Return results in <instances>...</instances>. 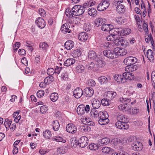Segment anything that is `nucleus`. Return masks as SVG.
<instances>
[{"instance_id":"nucleus-30","label":"nucleus","mask_w":155,"mask_h":155,"mask_svg":"<svg viewBox=\"0 0 155 155\" xmlns=\"http://www.w3.org/2000/svg\"><path fill=\"white\" fill-rule=\"evenodd\" d=\"M117 121L123 122H127L128 121L127 118L125 116L120 114L117 116Z\"/></svg>"},{"instance_id":"nucleus-40","label":"nucleus","mask_w":155,"mask_h":155,"mask_svg":"<svg viewBox=\"0 0 155 155\" xmlns=\"http://www.w3.org/2000/svg\"><path fill=\"white\" fill-rule=\"evenodd\" d=\"M131 32V30L129 28H125L123 29L120 31L121 34L120 36H124L129 34Z\"/></svg>"},{"instance_id":"nucleus-10","label":"nucleus","mask_w":155,"mask_h":155,"mask_svg":"<svg viewBox=\"0 0 155 155\" xmlns=\"http://www.w3.org/2000/svg\"><path fill=\"white\" fill-rule=\"evenodd\" d=\"M35 23L41 29L44 28L45 26V20L41 17H39L36 19Z\"/></svg>"},{"instance_id":"nucleus-26","label":"nucleus","mask_w":155,"mask_h":155,"mask_svg":"<svg viewBox=\"0 0 155 155\" xmlns=\"http://www.w3.org/2000/svg\"><path fill=\"white\" fill-rule=\"evenodd\" d=\"M94 61L96 62V65L99 68H102L105 65V61L100 59L99 58H98L97 59L95 60Z\"/></svg>"},{"instance_id":"nucleus-54","label":"nucleus","mask_w":155,"mask_h":155,"mask_svg":"<svg viewBox=\"0 0 155 155\" xmlns=\"http://www.w3.org/2000/svg\"><path fill=\"white\" fill-rule=\"evenodd\" d=\"M66 15L68 17L71 18L73 17V14H72V12H71L70 8H67L65 12Z\"/></svg>"},{"instance_id":"nucleus-49","label":"nucleus","mask_w":155,"mask_h":155,"mask_svg":"<svg viewBox=\"0 0 155 155\" xmlns=\"http://www.w3.org/2000/svg\"><path fill=\"white\" fill-rule=\"evenodd\" d=\"M61 78L64 81H68L69 79L68 75L66 72H64L62 73Z\"/></svg>"},{"instance_id":"nucleus-45","label":"nucleus","mask_w":155,"mask_h":155,"mask_svg":"<svg viewBox=\"0 0 155 155\" xmlns=\"http://www.w3.org/2000/svg\"><path fill=\"white\" fill-rule=\"evenodd\" d=\"M98 80L101 84H106L107 82V78L104 76H101L99 77Z\"/></svg>"},{"instance_id":"nucleus-11","label":"nucleus","mask_w":155,"mask_h":155,"mask_svg":"<svg viewBox=\"0 0 155 155\" xmlns=\"http://www.w3.org/2000/svg\"><path fill=\"white\" fill-rule=\"evenodd\" d=\"M83 93V91L81 88L77 87L74 90L73 94L76 98H79L82 95Z\"/></svg>"},{"instance_id":"nucleus-7","label":"nucleus","mask_w":155,"mask_h":155,"mask_svg":"<svg viewBox=\"0 0 155 155\" xmlns=\"http://www.w3.org/2000/svg\"><path fill=\"white\" fill-rule=\"evenodd\" d=\"M67 132L69 133L74 134L77 131V128L75 125L72 123H70L67 124L66 126Z\"/></svg>"},{"instance_id":"nucleus-17","label":"nucleus","mask_w":155,"mask_h":155,"mask_svg":"<svg viewBox=\"0 0 155 155\" xmlns=\"http://www.w3.org/2000/svg\"><path fill=\"white\" fill-rule=\"evenodd\" d=\"M92 106L93 107V109H98L101 106L100 101L97 99H93L92 100L91 102Z\"/></svg>"},{"instance_id":"nucleus-16","label":"nucleus","mask_w":155,"mask_h":155,"mask_svg":"<svg viewBox=\"0 0 155 155\" xmlns=\"http://www.w3.org/2000/svg\"><path fill=\"white\" fill-rule=\"evenodd\" d=\"M117 58L119 55L123 56L127 53V51L124 49L120 48L118 47L115 48Z\"/></svg>"},{"instance_id":"nucleus-43","label":"nucleus","mask_w":155,"mask_h":155,"mask_svg":"<svg viewBox=\"0 0 155 155\" xmlns=\"http://www.w3.org/2000/svg\"><path fill=\"white\" fill-rule=\"evenodd\" d=\"M101 104L102 105L107 106L109 105L111 103L110 100L107 98H103L101 101Z\"/></svg>"},{"instance_id":"nucleus-34","label":"nucleus","mask_w":155,"mask_h":155,"mask_svg":"<svg viewBox=\"0 0 155 155\" xmlns=\"http://www.w3.org/2000/svg\"><path fill=\"white\" fill-rule=\"evenodd\" d=\"M117 95L116 93L114 91H108L107 92V97L110 99L114 98Z\"/></svg>"},{"instance_id":"nucleus-58","label":"nucleus","mask_w":155,"mask_h":155,"mask_svg":"<svg viewBox=\"0 0 155 155\" xmlns=\"http://www.w3.org/2000/svg\"><path fill=\"white\" fill-rule=\"evenodd\" d=\"M85 10L84 7H82V5H79V10L78 12V15H82L84 13Z\"/></svg>"},{"instance_id":"nucleus-5","label":"nucleus","mask_w":155,"mask_h":155,"mask_svg":"<svg viewBox=\"0 0 155 155\" xmlns=\"http://www.w3.org/2000/svg\"><path fill=\"white\" fill-rule=\"evenodd\" d=\"M137 61V58L132 56H129L125 58L124 62V64L127 66L131 65L136 63Z\"/></svg>"},{"instance_id":"nucleus-36","label":"nucleus","mask_w":155,"mask_h":155,"mask_svg":"<svg viewBox=\"0 0 155 155\" xmlns=\"http://www.w3.org/2000/svg\"><path fill=\"white\" fill-rule=\"evenodd\" d=\"M43 135L45 138L47 139H49L51 135V131L48 130H46L43 132Z\"/></svg>"},{"instance_id":"nucleus-57","label":"nucleus","mask_w":155,"mask_h":155,"mask_svg":"<svg viewBox=\"0 0 155 155\" xmlns=\"http://www.w3.org/2000/svg\"><path fill=\"white\" fill-rule=\"evenodd\" d=\"M95 64L93 62H91L90 63H88L86 66V67L89 70H93Z\"/></svg>"},{"instance_id":"nucleus-53","label":"nucleus","mask_w":155,"mask_h":155,"mask_svg":"<svg viewBox=\"0 0 155 155\" xmlns=\"http://www.w3.org/2000/svg\"><path fill=\"white\" fill-rule=\"evenodd\" d=\"M48 110V107L45 105L42 106L40 108V111L42 114H45Z\"/></svg>"},{"instance_id":"nucleus-51","label":"nucleus","mask_w":155,"mask_h":155,"mask_svg":"<svg viewBox=\"0 0 155 155\" xmlns=\"http://www.w3.org/2000/svg\"><path fill=\"white\" fill-rule=\"evenodd\" d=\"M38 13L41 16L43 17L46 16V13L45 11L42 8H40L38 9Z\"/></svg>"},{"instance_id":"nucleus-27","label":"nucleus","mask_w":155,"mask_h":155,"mask_svg":"<svg viewBox=\"0 0 155 155\" xmlns=\"http://www.w3.org/2000/svg\"><path fill=\"white\" fill-rule=\"evenodd\" d=\"M39 47L40 50L44 51H46L48 50L49 45L46 42H41L40 43Z\"/></svg>"},{"instance_id":"nucleus-21","label":"nucleus","mask_w":155,"mask_h":155,"mask_svg":"<svg viewBox=\"0 0 155 155\" xmlns=\"http://www.w3.org/2000/svg\"><path fill=\"white\" fill-rule=\"evenodd\" d=\"M74 43L71 40H68L66 41L64 44L65 48L68 50L71 49L74 46Z\"/></svg>"},{"instance_id":"nucleus-19","label":"nucleus","mask_w":155,"mask_h":155,"mask_svg":"<svg viewBox=\"0 0 155 155\" xmlns=\"http://www.w3.org/2000/svg\"><path fill=\"white\" fill-rule=\"evenodd\" d=\"M88 57L91 60H94V61L97 59L98 57V55L97 54L95 51L91 50L90 51L88 52Z\"/></svg>"},{"instance_id":"nucleus-24","label":"nucleus","mask_w":155,"mask_h":155,"mask_svg":"<svg viewBox=\"0 0 155 155\" xmlns=\"http://www.w3.org/2000/svg\"><path fill=\"white\" fill-rule=\"evenodd\" d=\"M79 129L80 130L82 133L88 132L91 129L90 127L86 125H81L80 126Z\"/></svg>"},{"instance_id":"nucleus-50","label":"nucleus","mask_w":155,"mask_h":155,"mask_svg":"<svg viewBox=\"0 0 155 155\" xmlns=\"http://www.w3.org/2000/svg\"><path fill=\"white\" fill-rule=\"evenodd\" d=\"M67 151V150L65 148L61 147L58 148L57 150V152L59 154H63L64 153Z\"/></svg>"},{"instance_id":"nucleus-13","label":"nucleus","mask_w":155,"mask_h":155,"mask_svg":"<svg viewBox=\"0 0 155 155\" xmlns=\"http://www.w3.org/2000/svg\"><path fill=\"white\" fill-rule=\"evenodd\" d=\"M133 149L136 151H140L142 148V145L140 142L135 141L132 144Z\"/></svg>"},{"instance_id":"nucleus-38","label":"nucleus","mask_w":155,"mask_h":155,"mask_svg":"<svg viewBox=\"0 0 155 155\" xmlns=\"http://www.w3.org/2000/svg\"><path fill=\"white\" fill-rule=\"evenodd\" d=\"M147 58L148 59L150 60L151 59L153 60L154 56L153 53L151 49H148L147 52Z\"/></svg>"},{"instance_id":"nucleus-59","label":"nucleus","mask_w":155,"mask_h":155,"mask_svg":"<svg viewBox=\"0 0 155 155\" xmlns=\"http://www.w3.org/2000/svg\"><path fill=\"white\" fill-rule=\"evenodd\" d=\"M20 45V43L18 42H16V43L14 45L13 48L14 51H16L18 48H19Z\"/></svg>"},{"instance_id":"nucleus-14","label":"nucleus","mask_w":155,"mask_h":155,"mask_svg":"<svg viewBox=\"0 0 155 155\" xmlns=\"http://www.w3.org/2000/svg\"><path fill=\"white\" fill-rule=\"evenodd\" d=\"M78 37L80 40L84 41L88 38V35L87 32H82L79 34Z\"/></svg>"},{"instance_id":"nucleus-9","label":"nucleus","mask_w":155,"mask_h":155,"mask_svg":"<svg viewBox=\"0 0 155 155\" xmlns=\"http://www.w3.org/2000/svg\"><path fill=\"white\" fill-rule=\"evenodd\" d=\"M115 124L116 127L120 129L127 130L129 127V126L127 122L117 121Z\"/></svg>"},{"instance_id":"nucleus-2","label":"nucleus","mask_w":155,"mask_h":155,"mask_svg":"<svg viewBox=\"0 0 155 155\" xmlns=\"http://www.w3.org/2000/svg\"><path fill=\"white\" fill-rule=\"evenodd\" d=\"M90 110V106L88 105H87L85 107L83 104L79 105L77 109V112L78 114L80 115L84 114L85 112L88 113Z\"/></svg>"},{"instance_id":"nucleus-41","label":"nucleus","mask_w":155,"mask_h":155,"mask_svg":"<svg viewBox=\"0 0 155 155\" xmlns=\"http://www.w3.org/2000/svg\"><path fill=\"white\" fill-rule=\"evenodd\" d=\"M81 54V52L80 49H76L73 51L72 56L75 58L80 57Z\"/></svg>"},{"instance_id":"nucleus-42","label":"nucleus","mask_w":155,"mask_h":155,"mask_svg":"<svg viewBox=\"0 0 155 155\" xmlns=\"http://www.w3.org/2000/svg\"><path fill=\"white\" fill-rule=\"evenodd\" d=\"M103 23V19L101 18H97L94 21L95 25L97 27L101 26Z\"/></svg>"},{"instance_id":"nucleus-48","label":"nucleus","mask_w":155,"mask_h":155,"mask_svg":"<svg viewBox=\"0 0 155 155\" xmlns=\"http://www.w3.org/2000/svg\"><path fill=\"white\" fill-rule=\"evenodd\" d=\"M130 72H125L123 74L122 76H123L124 79H125V81L126 80H133V78H131L129 77Z\"/></svg>"},{"instance_id":"nucleus-1","label":"nucleus","mask_w":155,"mask_h":155,"mask_svg":"<svg viewBox=\"0 0 155 155\" xmlns=\"http://www.w3.org/2000/svg\"><path fill=\"white\" fill-rule=\"evenodd\" d=\"M108 117V114L106 111H100L98 120L99 124L101 125L107 124L109 122V120Z\"/></svg>"},{"instance_id":"nucleus-44","label":"nucleus","mask_w":155,"mask_h":155,"mask_svg":"<svg viewBox=\"0 0 155 155\" xmlns=\"http://www.w3.org/2000/svg\"><path fill=\"white\" fill-rule=\"evenodd\" d=\"M84 70V67L81 64H79L76 67V71L79 73L83 72Z\"/></svg>"},{"instance_id":"nucleus-39","label":"nucleus","mask_w":155,"mask_h":155,"mask_svg":"<svg viewBox=\"0 0 155 155\" xmlns=\"http://www.w3.org/2000/svg\"><path fill=\"white\" fill-rule=\"evenodd\" d=\"M52 140L57 142H62L65 143L66 140L63 139L62 137L60 136H55L52 138Z\"/></svg>"},{"instance_id":"nucleus-8","label":"nucleus","mask_w":155,"mask_h":155,"mask_svg":"<svg viewBox=\"0 0 155 155\" xmlns=\"http://www.w3.org/2000/svg\"><path fill=\"white\" fill-rule=\"evenodd\" d=\"M88 143V138L85 136L81 137L78 141L79 146L82 148L86 147Z\"/></svg>"},{"instance_id":"nucleus-46","label":"nucleus","mask_w":155,"mask_h":155,"mask_svg":"<svg viewBox=\"0 0 155 155\" xmlns=\"http://www.w3.org/2000/svg\"><path fill=\"white\" fill-rule=\"evenodd\" d=\"M53 76H48L46 77L44 80V82L47 84L51 83L53 81Z\"/></svg>"},{"instance_id":"nucleus-35","label":"nucleus","mask_w":155,"mask_h":155,"mask_svg":"<svg viewBox=\"0 0 155 155\" xmlns=\"http://www.w3.org/2000/svg\"><path fill=\"white\" fill-rule=\"evenodd\" d=\"M58 95L57 93L54 92L51 94L50 98L53 102L56 101L58 99Z\"/></svg>"},{"instance_id":"nucleus-20","label":"nucleus","mask_w":155,"mask_h":155,"mask_svg":"<svg viewBox=\"0 0 155 155\" xmlns=\"http://www.w3.org/2000/svg\"><path fill=\"white\" fill-rule=\"evenodd\" d=\"M137 69V66L132 64L129 66H127L125 68V70L126 71L130 73L136 70Z\"/></svg>"},{"instance_id":"nucleus-55","label":"nucleus","mask_w":155,"mask_h":155,"mask_svg":"<svg viewBox=\"0 0 155 155\" xmlns=\"http://www.w3.org/2000/svg\"><path fill=\"white\" fill-rule=\"evenodd\" d=\"M54 73L55 70L53 68H48L47 70V73L49 76L52 75Z\"/></svg>"},{"instance_id":"nucleus-62","label":"nucleus","mask_w":155,"mask_h":155,"mask_svg":"<svg viewBox=\"0 0 155 155\" xmlns=\"http://www.w3.org/2000/svg\"><path fill=\"white\" fill-rule=\"evenodd\" d=\"M143 27L145 31L147 33L148 31V26L147 23L145 21H143Z\"/></svg>"},{"instance_id":"nucleus-61","label":"nucleus","mask_w":155,"mask_h":155,"mask_svg":"<svg viewBox=\"0 0 155 155\" xmlns=\"http://www.w3.org/2000/svg\"><path fill=\"white\" fill-rule=\"evenodd\" d=\"M45 93L44 91L42 90H39L37 93V95L38 97H42L44 94Z\"/></svg>"},{"instance_id":"nucleus-28","label":"nucleus","mask_w":155,"mask_h":155,"mask_svg":"<svg viewBox=\"0 0 155 155\" xmlns=\"http://www.w3.org/2000/svg\"><path fill=\"white\" fill-rule=\"evenodd\" d=\"M75 62V60L73 58H69L64 62V66L68 67L74 64Z\"/></svg>"},{"instance_id":"nucleus-23","label":"nucleus","mask_w":155,"mask_h":155,"mask_svg":"<svg viewBox=\"0 0 155 155\" xmlns=\"http://www.w3.org/2000/svg\"><path fill=\"white\" fill-rule=\"evenodd\" d=\"M84 91L87 97H91L94 93L93 89L90 87H86L84 89Z\"/></svg>"},{"instance_id":"nucleus-56","label":"nucleus","mask_w":155,"mask_h":155,"mask_svg":"<svg viewBox=\"0 0 155 155\" xmlns=\"http://www.w3.org/2000/svg\"><path fill=\"white\" fill-rule=\"evenodd\" d=\"M89 147L91 150H96L98 148L97 146L94 143L90 144L89 146Z\"/></svg>"},{"instance_id":"nucleus-64","label":"nucleus","mask_w":155,"mask_h":155,"mask_svg":"<svg viewBox=\"0 0 155 155\" xmlns=\"http://www.w3.org/2000/svg\"><path fill=\"white\" fill-rule=\"evenodd\" d=\"M115 5L117 6H120L121 5H123V0H115L114 1Z\"/></svg>"},{"instance_id":"nucleus-6","label":"nucleus","mask_w":155,"mask_h":155,"mask_svg":"<svg viewBox=\"0 0 155 155\" xmlns=\"http://www.w3.org/2000/svg\"><path fill=\"white\" fill-rule=\"evenodd\" d=\"M122 30L121 28H111V30L109 32L110 35H113L114 37H116L117 38V37L120 36L121 33L120 31Z\"/></svg>"},{"instance_id":"nucleus-32","label":"nucleus","mask_w":155,"mask_h":155,"mask_svg":"<svg viewBox=\"0 0 155 155\" xmlns=\"http://www.w3.org/2000/svg\"><path fill=\"white\" fill-rule=\"evenodd\" d=\"M112 26L111 25L105 24L103 25L101 27V29L104 31H109L111 30Z\"/></svg>"},{"instance_id":"nucleus-31","label":"nucleus","mask_w":155,"mask_h":155,"mask_svg":"<svg viewBox=\"0 0 155 155\" xmlns=\"http://www.w3.org/2000/svg\"><path fill=\"white\" fill-rule=\"evenodd\" d=\"M79 5H74L72 8L71 11L73 15L78 16V12L79 10Z\"/></svg>"},{"instance_id":"nucleus-12","label":"nucleus","mask_w":155,"mask_h":155,"mask_svg":"<svg viewBox=\"0 0 155 155\" xmlns=\"http://www.w3.org/2000/svg\"><path fill=\"white\" fill-rule=\"evenodd\" d=\"M90 113L93 119L96 121L98 120L100 112H99L95 109H91Z\"/></svg>"},{"instance_id":"nucleus-33","label":"nucleus","mask_w":155,"mask_h":155,"mask_svg":"<svg viewBox=\"0 0 155 155\" xmlns=\"http://www.w3.org/2000/svg\"><path fill=\"white\" fill-rule=\"evenodd\" d=\"M52 126L53 130L55 131H58L60 126L59 123L57 120H55L53 121L52 123Z\"/></svg>"},{"instance_id":"nucleus-29","label":"nucleus","mask_w":155,"mask_h":155,"mask_svg":"<svg viewBox=\"0 0 155 155\" xmlns=\"http://www.w3.org/2000/svg\"><path fill=\"white\" fill-rule=\"evenodd\" d=\"M116 10L117 12L119 14L124 13L125 10V8L123 4L120 6H117Z\"/></svg>"},{"instance_id":"nucleus-22","label":"nucleus","mask_w":155,"mask_h":155,"mask_svg":"<svg viewBox=\"0 0 155 155\" xmlns=\"http://www.w3.org/2000/svg\"><path fill=\"white\" fill-rule=\"evenodd\" d=\"M110 140L107 137H104L99 140L98 143L100 146H104L108 144L110 142Z\"/></svg>"},{"instance_id":"nucleus-3","label":"nucleus","mask_w":155,"mask_h":155,"mask_svg":"<svg viewBox=\"0 0 155 155\" xmlns=\"http://www.w3.org/2000/svg\"><path fill=\"white\" fill-rule=\"evenodd\" d=\"M104 56L109 58H117L115 48L114 50H104L103 52Z\"/></svg>"},{"instance_id":"nucleus-60","label":"nucleus","mask_w":155,"mask_h":155,"mask_svg":"<svg viewBox=\"0 0 155 155\" xmlns=\"http://www.w3.org/2000/svg\"><path fill=\"white\" fill-rule=\"evenodd\" d=\"M12 123V121L11 120H9L8 119H6L5 120V122L4 125L6 127L7 126L8 127H10Z\"/></svg>"},{"instance_id":"nucleus-25","label":"nucleus","mask_w":155,"mask_h":155,"mask_svg":"<svg viewBox=\"0 0 155 155\" xmlns=\"http://www.w3.org/2000/svg\"><path fill=\"white\" fill-rule=\"evenodd\" d=\"M88 14L91 16L95 17L97 15V11L93 8H89L88 10Z\"/></svg>"},{"instance_id":"nucleus-15","label":"nucleus","mask_w":155,"mask_h":155,"mask_svg":"<svg viewBox=\"0 0 155 155\" xmlns=\"http://www.w3.org/2000/svg\"><path fill=\"white\" fill-rule=\"evenodd\" d=\"M70 28V27L69 24L68 23H65L62 26L61 30L64 34L66 33L67 32L70 33L71 31L69 29Z\"/></svg>"},{"instance_id":"nucleus-47","label":"nucleus","mask_w":155,"mask_h":155,"mask_svg":"<svg viewBox=\"0 0 155 155\" xmlns=\"http://www.w3.org/2000/svg\"><path fill=\"white\" fill-rule=\"evenodd\" d=\"M147 34L148 35L147 37H146V38H145V41L147 43H148L150 42V41L152 44H153V43H154L152 37V36L151 34H150L149 35H148V33L147 32Z\"/></svg>"},{"instance_id":"nucleus-18","label":"nucleus","mask_w":155,"mask_h":155,"mask_svg":"<svg viewBox=\"0 0 155 155\" xmlns=\"http://www.w3.org/2000/svg\"><path fill=\"white\" fill-rule=\"evenodd\" d=\"M114 79L117 81V82L119 83H124L125 82V79H124L123 76L121 75L116 74L114 76Z\"/></svg>"},{"instance_id":"nucleus-63","label":"nucleus","mask_w":155,"mask_h":155,"mask_svg":"<svg viewBox=\"0 0 155 155\" xmlns=\"http://www.w3.org/2000/svg\"><path fill=\"white\" fill-rule=\"evenodd\" d=\"M90 119L87 118V117H85V118H83L82 119H81V120L82 123L84 124L87 125V124L89 123V120Z\"/></svg>"},{"instance_id":"nucleus-52","label":"nucleus","mask_w":155,"mask_h":155,"mask_svg":"<svg viewBox=\"0 0 155 155\" xmlns=\"http://www.w3.org/2000/svg\"><path fill=\"white\" fill-rule=\"evenodd\" d=\"M111 148L109 147H103L102 149V151L103 153H106L108 154L111 150Z\"/></svg>"},{"instance_id":"nucleus-4","label":"nucleus","mask_w":155,"mask_h":155,"mask_svg":"<svg viewBox=\"0 0 155 155\" xmlns=\"http://www.w3.org/2000/svg\"><path fill=\"white\" fill-rule=\"evenodd\" d=\"M131 101L130 99L127 98H120V101L122 102V104H120L118 106V108L120 110H127L126 109V106L128 103Z\"/></svg>"},{"instance_id":"nucleus-37","label":"nucleus","mask_w":155,"mask_h":155,"mask_svg":"<svg viewBox=\"0 0 155 155\" xmlns=\"http://www.w3.org/2000/svg\"><path fill=\"white\" fill-rule=\"evenodd\" d=\"M114 21L116 23L120 25L124 23L126 21V19L122 17H118L115 18Z\"/></svg>"}]
</instances>
